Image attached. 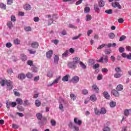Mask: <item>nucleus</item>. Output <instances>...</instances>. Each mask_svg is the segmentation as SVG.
I'll return each instance as SVG.
<instances>
[{
    "mask_svg": "<svg viewBox=\"0 0 131 131\" xmlns=\"http://www.w3.org/2000/svg\"><path fill=\"white\" fill-rule=\"evenodd\" d=\"M91 20H92V15L90 14H87L86 15V20L91 21Z\"/></svg>",
    "mask_w": 131,
    "mask_h": 131,
    "instance_id": "f704fd0d",
    "label": "nucleus"
},
{
    "mask_svg": "<svg viewBox=\"0 0 131 131\" xmlns=\"http://www.w3.org/2000/svg\"><path fill=\"white\" fill-rule=\"evenodd\" d=\"M116 90L117 91H118V92H120L122 91V90H123V85H122V84L118 85L116 88Z\"/></svg>",
    "mask_w": 131,
    "mask_h": 131,
    "instance_id": "a211bd4d",
    "label": "nucleus"
},
{
    "mask_svg": "<svg viewBox=\"0 0 131 131\" xmlns=\"http://www.w3.org/2000/svg\"><path fill=\"white\" fill-rule=\"evenodd\" d=\"M100 114H106V109L101 108L100 110Z\"/></svg>",
    "mask_w": 131,
    "mask_h": 131,
    "instance_id": "ea45409f",
    "label": "nucleus"
},
{
    "mask_svg": "<svg viewBox=\"0 0 131 131\" xmlns=\"http://www.w3.org/2000/svg\"><path fill=\"white\" fill-rule=\"evenodd\" d=\"M91 12V8L90 7H85L84 8V13L85 14H89Z\"/></svg>",
    "mask_w": 131,
    "mask_h": 131,
    "instance_id": "6ab92c4d",
    "label": "nucleus"
},
{
    "mask_svg": "<svg viewBox=\"0 0 131 131\" xmlns=\"http://www.w3.org/2000/svg\"><path fill=\"white\" fill-rule=\"evenodd\" d=\"M59 108L60 110H61V111H64V106H63V104H60L59 105Z\"/></svg>",
    "mask_w": 131,
    "mask_h": 131,
    "instance_id": "864d4df0",
    "label": "nucleus"
},
{
    "mask_svg": "<svg viewBox=\"0 0 131 131\" xmlns=\"http://www.w3.org/2000/svg\"><path fill=\"white\" fill-rule=\"evenodd\" d=\"M39 46V45L38 44V42H33L31 44V47L33 49H37V48H38Z\"/></svg>",
    "mask_w": 131,
    "mask_h": 131,
    "instance_id": "f8f14e48",
    "label": "nucleus"
},
{
    "mask_svg": "<svg viewBox=\"0 0 131 131\" xmlns=\"http://www.w3.org/2000/svg\"><path fill=\"white\" fill-rule=\"evenodd\" d=\"M126 50L128 51V52L131 51V47L130 46H126Z\"/></svg>",
    "mask_w": 131,
    "mask_h": 131,
    "instance_id": "338daca9",
    "label": "nucleus"
},
{
    "mask_svg": "<svg viewBox=\"0 0 131 131\" xmlns=\"http://www.w3.org/2000/svg\"><path fill=\"white\" fill-rule=\"evenodd\" d=\"M68 54H69L68 50L66 51V52L62 55V58H66V57L68 56Z\"/></svg>",
    "mask_w": 131,
    "mask_h": 131,
    "instance_id": "e433bc0d",
    "label": "nucleus"
},
{
    "mask_svg": "<svg viewBox=\"0 0 131 131\" xmlns=\"http://www.w3.org/2000/svg\"><path fill=\"white\" fill-rule=\"evenodd\" d=\"M82 93L83 95H84V96H85V95H88L89 94V91L86 89H83L82 91Z\"/></svg>",
    "mask_w": 131,
    "mask_h": 131,
    "instance_id": "58836bf2",
    "label": "nucleus"
},
{
    "mask_svg": "<svg viewBox=\"0 0 131 131\" xmlns=\"http://www.w3.org/2000/svg\"><path fill=\"white\" fill-rule=\"evenodd\" d=\"M103 131H111V128L108 126H105L103 128Z\"/></svg>",
    "mask_w": 131,
    "mask_h": 131,
    "instance_id": "c03bdc74",
    "label": "nucleus"
},
{
    "mask_svg": "<svg viewBox=\"0 0 131 131\" xmlns=\"http://www.w3.org/2000/svg\"><path fill=\"white\" fill-rule=\"evenodd\" d=\"M7 5H9V6L12 5L13 3V0H7Z\"/></svg>",
    "mask_w": 131,
    "mask_h": 131,
    "instance_id": "e2e57ef3",
    "label": "nucleus"
},
{
    "mask_svg": "<svg viewBox=\"0 0 131 131\" xmlns=\"http://www.w3.org/2000/svg\"><path fill=\"white\" fill-rule=\"evenodd\" d=\"M20 58L23 61H26V60H27V56L24 54H21Z\"/></svg>",
    "mask_w": 131,
    "mask_h": 131,
    "instance_id": "cd10ccee",
    "label": "nucleus"
},
{
    "mask_svg": "<svg viewBox=\"0 0 131 131\" xmlns=\"http://www.w3.org/2000/svg\"><path fill=\"white\" fill-rule=\"evenodd\" d=\"M23 104L24 106H28V105H30V103L28 100H25Z\"/></svg>",
    "mask_w": 131,
    "mask_h": 131,
    "instance_id": "2f4dec72",
    "label": "nucleus"
},
{
    "mask_svg": "<svg viewBox=\"0 0 131 131\" xmlns=\"http://www.w3.org/2000/svg\"><path fill=\"white\" fill-rule=\"evenodd\" d=\"M108 36H109L110 38H111V39H113V38H114V37H115V34L113 33H110L108 34Z\"/></svg>",
    "mask_w": 131,
    "mask_h": 131,
    "instance_id": "4c0bfd02",
    "label": "nucleus"
},
{
    "mask_svg": "<svg viewBox=\"0 0 131 131\" xmlns=\"http://www.w3.org/2000/svg\"><path fill=\"white\" fill-rule=\"evenodd\" d=\"M112 94L115 96V97H119V93L116 90H113L112 91Z\"/></svg>",
    "mask_w": 131,
    "mask_h": 131,
    "instance_id": "ddd939ff",
    "label": "nucleus"
},
{
    "mask_svg": "<svg viewBox=\"0 0 131 131\" xmlns=\"http://www.w3.org/2000/svg\"><path fill=\"white\" fill-rule=\"evenodd\" d=\"M74 122L78 125H81V123H82V121L81 120H79L77 118H74Z\"/></svg>",
    "mask_w": 131,
    "mask_h": 131,
    "instance_id": "0eeeda50",
    "label": "nucleus"
},
{
    "mask_svg": "<svg viewBox=\"0 0 131 131\" xmlns=\"http://www.w3.org/2000/svg\"><path fill=\"white\" fill-rule=\"evenodd\" d=\"M80 36H81V34H79V35L78 36L73 37L72 38V39H73V40H74L75 39H78V38H79V37H80Z\"/></svg>",
    "mask_w": 131,
    "mask_h": 131,
    "instance_id": "a18cd8bd",
    "label": "nucleus"
},
{
    "mask_svg": "<svg viewBox=\"0 0 131 131\" xmlns=\"http://www.w3.org/2000/svg\"><path fill=\"white\" fill-rule=\"evenodd\" d=\"M6 89L8 91H11L14 88V86L13 85V83L11 80H8L6 82Z\"/></svg>",
    "mask_w": 131,
    "mask_h": 131,
    "instance_id": "f03ea898",
    "label": "nucleus"
},
{
    "mask_svg": "<svg viewBox=\"0 0 131 131\" xmlns=\"http://www.w3.org/2000/svg\"><path fill=\"white\" fill-rule=\"evenodd\" d=\"M70 98L71 100H73V101H75V100H76V96L74 94H70Z\"/></svg>",
    "mask_w": 131,
    "mask_h": 131,
    "instance_id": "72a5a7b5",
    "label": "nucleus"
},
{
    "mask_svg": "<svg viewBox=\"0 0 131 131\" xmlns=\"http://www.w3.org/2000/svg\"><path fill=\"white\" fill-rule=\"evenodd\" d=\"M35 104L36 107H39L41 105V102L38 99H37L35 101Z\"/></svg>",
    "mask_w": 131,
    "mask_h": 131,
    "instance_id": "393cba45",
    "label": "nucleus"
},
{
    "mask_svg": "<svg viewBox=\"0 0 131 131\" xmlns=\"http://www.w3.org/2000/svg\"><path fill=\"white\" fill-rule=\"evenodd\" d=\"M60 79H61V76L58 77L56 79H55L53 81V82L51 84L47 85V86H53V85H54V84H55L56 83H58L59 82V80H60Z\"/></svg>",
    "mask_w": 131,
    "mask_h": 131,
    "instance_id": "39448f33",
    "label": "nucleus"
},
{
    "mask_svg": "<svg viewBox=\"0 0 131 131\" xmlns=\"http://www.w3.org/2000/svg\"><path fill=\"white\" fill-rule=\"evenodd\" d=\"M26 77H27V78H29L30 79H31V78H32V77H33V75L32 74V73H31L30 72H28L26 74Z\"/></svg>",
    "mask_w": 131,
    "mask_h": 131,
    "instance_id": "bb28decb",
    "label": "nucleus"
},
{
    "mask_svg": "<svg viewBox=\"0 0 131 131\" xmlns=\"http://www.w3.org/2000/svg\"><path fill=\"white\" fill-rule=\"evenodd\" d=\"M110 106L112 108H114V107H115V106H116V102H115L114 101H111L110 103Z\"/></svg>",
    "mask_w": 131,
    "mask_h": 131,
    "instance_id": "c85d7f7f",
    "label": "nucleus"
},
{
    "mask_svg": "<svg viewBox=\"0 0 131 131\" xmlns=\"http://www.w3.org/2000/svg\"><path fill=\"white\" fill-rule=\"evenodd\" d=\"M99 67H100V64L99 63H96L93 66V68L94 70H96V69L99 68Z\"/></svg>",
    "mask_w": 131,
    "mask_h": 131,
    "instance_id": "37998d69",
    "label": "nucleus"
},
{
    "mask_svg": "<svg viewBox=\"0 0 131 131\" xmlns=\"http://www.w3.org/2000/svg\"><path fill=\"white\" fill-rule=\"evenodd\" d=\"M6 107L9 109L11 107V102L7 101Z\"/></svg>",
    "mask_w": 131,
    "mask_h": 131,
    "instance_id": "4d7b16f0",
    "label": "nucleus"
},
{
    "mask_svg": "<svg viewBox=\"0 0 131 131\" xmlns=\"http://www.w3.org/2000/svg\"><path fill=\"white\" fill-rule=\"evenodd\" d=\"M14 43L15 45H20V41L18 39H15L14 40Z\"/></svg>",
    "mask_w": 131,
    "mask_h": 131,
    "instance_id": "3c124183",
    "label": "nucleus"
},
{
    "mask_svg": "<svg viewBox=\"0 0 131 131\" xmlns=\"http://www.w3.org/2000/svg\"><path fill=\"white\" fill-rule=\"evenodd\" d=\"M53 56V50H50L46 53V57L47 59H51Z\"/></svg>",
    "mask_w": 131,
    "mask_h": 131,
    "instance_id": "6e6552de",
    "label": "nucleus"
},
{
    "mask_svg": "<svg viewBox=\"0 0 131 131\" xmlns=\"http://www.w3.org/2000/svg\"><path fill=\"white\" fill-rule=\"evenodd\" d=\"M80 59L78 57H75L73 59V61H71L68 63V67L70 68V69H75L77 66L76 64L79 62Z\"/></svg>",
    "mask_w": 131,
    "mask_h": 131,
    "instance_id": "f257e3e1",
    "label": "nucleus"
},
{
    "mask_svg": "<svg viewBox=\"0 0 131 131\" xmlns=\"http://www.w3.org/2000/svg\"><path fill=\"white\" fill-rule=\"evenodd\" d=\"M16 103L17 105H23V100L20 98H18L16 99Z\"/></svg>",
    "mask_w": 131,
    "mask_h": 131,
    "instance_id": "9b49d317",
    "label": "nucleus"
},
{
    "mask_svg": "<svg viewBox=\"0 0 131 131\" xmlns=\"http://www.w3.org/2000/svg\"><path fill=\"white\" fill-rule=\"evenodd\" d=\"M36 116L38 120H41V119H43V120H45V121H47V118L45 117L42 118V114L40 113L36 114Z\"/></svg>",
    "mask_w": 131,
    "mask_h": 131,
    "instance_id": "20e7f679",
    "label": "nucleus"
},
{
    "mask_svg": "<svg viewBox=\"0 0 131 131\" xmlns=\"http://www.w3.org/2000/svg\"><path fill=\"white\" fill-rule=\"evenodd\" d=\"M11 19L12 22H15L16 21V17L14 16H11Z\"/></svg>",
    "mask_w": 131,
    "mask_h": 131,
    "instance_id": "0e129e2a",
    "label": "nucleus"
},
{
    "mask_svg": "<svg viewBox=\"0 0 131 131\" xmlns=\"http://www.w3.org/2000/svg\"><path fill=\"white\" fill-rule=\"evenodd\" d=\"M90 100L92 101V102H96V101H97V96L95 95H92L90 96Z\"/></svg>",
    "mask_w": 131,
    "mask_h": 131,
    "instance_id": "dca6fc26",
    "label": "nucleus"
},
{
    "mask_svg": "<svg viewBox=\"0 0 131 131\" xmlns=\"http://www.w3.org/2000/svg\"><path fill=\"white\" fill-rule=\"evenodd\" d=\"M27 64L29 66H33V61L32 60H28Z\"/></svg>",
    "mask_w": 131,
    "mask_h": 131,
    "instance_id": "49530a36",
    "label": "nucleus"
},
{
    "mask_svg": "<svg viewBox=\"0 0 131 131\" xmlns=\"http://www.w3.org/2000/svg\"><path fill=\"white\" fill-rule=\"evenodd\" d=\"M24 8L25 10H26V11H30V10H31V6L29 4H26L24 5Z\"/></svg>",
    "mask_w": 131,
    "mask_h": 131,
    "instance_id": "2eb2a0df",
    "label": "nucleus"
},
{
    "mask_svg": "<svg viewBox=\"0 0 131 131\" xmlns=\"http://www.w3.org/2000/svg\"><path fill=\"white\" fill-rule=\"evenodd\" d=\"M121 76H122V74L120 73H116L114 75L115 78H120Z\"/></svg>",
    "mask_w": 131,
    "mask_h": 131,
    "instance_id": "7c9ffc66",
    "label": "nucleus"
},
{
    "mask_svg": "<svg viewBox=\"0 0 131 131\" xmlns=\"http://www.w3.org/2000/svg\"><path fill=\"white\" fill-rule=\"evenodd\" d=\"M129 111L131 112V109H129V110L125 109L124 111V115L126 117H128V115H129Z\"/></svg>",
    "mask_w": 131,
    "mask_h": 131,
    "instance_id": "f3484780",
    "label": "nucleus"
},
{
    "mask_svg": "<svg viewBox=\"0 0 131 131\" xmlns=\"http://www.w3.org/2000/svg\"><path fill=\"white\" fill-rule=\"evenodd\" d=\"M34 22H38L39 21V18L37 16L34 18Z\"/></svg>",
    "mask_w": 131,
    "mask_h": 131,
    "instance_id": "69168bd1",
    "label": "nucleus"
},
{
    "mask_svg": "<svg viewBox=\"0 0 131 131\" xmlns=\"http://www.w3.org/2000/svg\"><path fill=\"white\" fill-rule=\"evenodd\" d=\"M7 81H8V80H2L1 82V84L2 86H4V85H5V84H7Z\"/></svg>",
    "mask_w": 131,
    "mask_h": 131,
    "instance_id": "473e14b6",
    "label": "nucleus"
},
{
    "mask_svg": "<svg viewBox=\"0 0 131 131\" xmlns=\"http://www.w3.org/2000/svg\"><path fill=\"white\" fill-rule=\"evenodd\" d=\"M39 80V76H36L34 78V81L37 82Z\"/></svg>",
    "mask_w": 131,
    "mask_h": 131,
    "instance_id": "13d9d810",
    "label": "nucleus"
},
{
    "mask_svg": "<svg viewBox=\"0 0 131 131\" xmlns=\"http://www.w3.org/2000/svg\"><path fill=\"white\" fill-rule=\"evenodd\" d=\"M105 46H106V45L102 44L98 47L97 50H101V49H103L104 48V47H105Z\"/></svg>",
    "mask_w": 131,
    "mask_h": 131,
    "instance_id": "052dcab7",
    "label": "nucleus"
},
{
    "mask_svg": "<svg viewBox=\"0 0 131 131\" xmlns=\"http://www.w3.org/2000/svg\"><path fill=\"white\" fill-rule=\"evenodd\" d=\"M0 8L1 9H2V10H7V5L3 3H0Z\"/></svg>",
    "mask_w": 131,
    "mask_h": 131,
    "instance_id": "4be33fe9",
    "label": "nucleus"
},
{
    "mask_svg": "<svg viewBox=\"0 0 131 131\" xmlns=\"http://www.w3.org/2000/svg\"><path fill=\"white\" fill-rule=\"evenodd\" d=\"M54 63L55 64H58L59 63V56L55 55L54 57Z\"/></svg>",
    "mask_w": 131,
    "mask_h": 131,
    "instance_id": "a878e982",
    "label": "nucleus"
},
{
    "mask_svg": "<svg viewBox=\"0 0 131 131\" xmlns=\"http://www.w3.org/2000/svg\"><path fill=\"white\" fill-rule=\"evenodd\" d=\"M126 38V36L125 35H122L119 39V41H122V40H124Z\"/></svg>",
    "mask_w": 131,
    "mask_h": 131,
    "instance_id": "79ce46f5",
    "label": "nucleus"
},
{
    "mask_svg": "<svg viewBox=\"0 0 131 131\" xmlns=\"http://www.w3.org/2000/svg\"><path fill=\"white\" fill-rule=\"evenodd\" d=\"M112 7H113V8H117V9H119L120 10L122 9L121 5H120L119 3H118L117 2H115L112 3Z\"/></svg>",
    "mask_w": 131,
    "mask_h": 131,
    "instance_id": "7ed1b4c3",
    "label": "nucleus"
},
{
    "mask_svg": "<svg viewBox=\"0 0 131 131\" xmlns=\"http://www.w3.org/2000/svg\"><path fill=\"white\" fill-rule=\"evenodd\" d=\"M105 13H106V14H108L109 15H110L112 14V9L106 10L105 11Z\"/></svg>",
    "mask_w": 131,
    "mask_h": 131,
    "instance_id": "603ef678",
    "label": "nucleus"
},
{
    "mask_svg": "<svg viewBox=\"0 0 131 131\" xmlns=\"http://www.w3.org/2000/svg\"><path fill=\"white\" fill-rule=\"evenodd\" d=\"M98 5L100 8H102L105 6V2L103 0H100V2L98 3Z\"/></svg>",
    "mask_w": 131,
    "mask_h": 131,
    "instance_id": "b1692460",
    "label": "nucleus"
},
{
    "mask_svg": "<svg viewBox=\"0 0 131 131\" xmlns=\"http://www.w3.org/2000/svg\"><path fill=\"white\" fill-rule=\"evenodd\" d=\"M69 77H70V75H66V76H63L62 79V81H64V82L68 81Z\"/></svg>",
    "mask_w": 131,
    "mask_h": 131,
    "instance_id": "4468645a",
    "label": "nucleus"
},
{
    "mask_svg": "<svg viewBox=\"0 0 131 131\" xmlns=\"http://www.w3.org/2000/svg\"><path fill=\"white\" fill-rule=\"evenodd\" d=\"M92 89L93 91H95V93H99L100 90L99 88L97 86V84H94L92 85Z\"/></svg>",
    "mask_w": 131,
    "mask_h": 131,
    "instance_id": "9d476101",
    "label": "nucleus"
},
{
    "mask_svg": "<svg viewBox=\"0 0 131 131\" xmlns=\"http://www.w3.org/2000/svg\"><path fill=\"white\" fill-rule=\"evenodd\" d=\"M94 112L96 115H100L101 114L100 111L97 110L96 108H94Z\"/></svg>",
    "mask_w": 131,
    "mask_h": 131,
    "instance_id": "c9c22d12",
    "label": "nucleus"
},
{
    "mask_svg": "<svg viewBox=\"0 0 131 131\" xmlns=\"http://www.w3.org/2000/svg\"><path fill=\"white\" fill-rule=\"evenodd\" d=\"M92 33H93V30H88V31L87 32L88 36H90V35H91V34H92Z\"/></svg>",
    "mask_w": 131,
    "mask_h": 131,
    "instance_id": "680f3d73",
    "label": "nucleus"
},
{
    "mask_svg": "<svg viewBox=\"0 0 131 131\" xmlns=\"http://www.w3.org/2000/svg\"><path fill=\"white\" fill-rule=\"evenodd\" d=\"M79 64L82 69H85L86 68V66H85V64H84V63H83V62L82 61L79 62Z\"/></svg>",
    "mask_w": 131,
    "mask_h": 131,
    "instance_id": "c756f323",
    "label": "nucleus"
},
{
    "mask_svg": "<svg viewBox=\"0 0 131 131\" xmlns=\"http://www.w3.org/2000/svg\"><path fill=\"white\" fill-rule=\"evenodd\" d=\"M102 72H104V73H106V72H108L109 70H108V69L106 68H103L101 69Z\"/></svg>",
    "mask_w": 131,
    "mask_h": 131,
    "instance_id": "bf43d9fd",
    "label": "nucleus"
},
{
    "mask_svg": "<svg viewBox=\"0 0 131 131\" xmlns=\"http://www.w3.org/2000/svg\"><path fill=\"white\" fill-rule=\"evenodd\" d=\"M17 108L18 110H19V111H20V112H23L25 110L24 108L20 105L17 106Z\"/></svg>",
    "mask_w": 131,
    "mask_h": 131,
    "instance_id": "a19ab883",
    "label": "nucleus"
},
{
    "mask_svg": "<svg viewBox=\"0 0 131 131\" xmlns=\"http://www.w3.org/2000/svg\"><path fill=\"white\" fill-rule=\"evenodd\" d=\"M127 59H128V60H131V53H129V55H127Z\"/></svg>",
    "mask_w": 131,
    "mask_h": 131,
    "instance_id": "774afa93",
    "label": "nucleus"
},
{
    "mask_svg": "<svg viewBox=\"0 0 131 131\" xmlns=\"http://www.w3.org/2000/svg\"><path fill=\"white\" fill-rule=\"evenodd\" d=\"M47 77H49V78H52V77L54 76V74H53V72L49 71L47 74Z\"/></svg>",
    "mask_w": 131,
    "mask_h": 131,
    "instance_id": "aec40b11",
    "label": "nucleus"
},
{
    "mask_svg": "<svg viewBox=\"0 0 131 131\" xmlns=\"http://www.w3.org/2000/svg\"><path fill=\"white\" fill-rule=\"evenodd\" d=\"M103 96L105 99H107V100H109L110 98V95H109V93H108L107 92H103Z\"/></svg>",
    "mask_w": 131,
    "mask_h": 131,
    "instance_id": "412c9836",
    "label": "nucleus"
},
{
    "mask_svg": "<svg viewBox=\"0 0 131 131\" xmlns=\"http://www.w3.org/2000/svg\"><path fill=\"white\" fill-rule=\"evenodd\" d=\"M7 26H8L9 28H12V27H13V23H11V21H9L7 23Z\"/></svg>",
    "mask_w": 131,
    "mask_h": 131,
    "instance_id": "de8ad7c7",
    "label": "nucleus"
},
{
    "mask_svg": "<svg viewBox=\"0 0 131 131\" xmlns=\"http://www.w3.org/2000/svg\"><path fill=\"white\" fill-rule=\"evenodd\" d=\"M119 53H123V52H124V48L123 47H120L119 48Z\"/></svg>",
    "mask_w": 131,
    "mask_h": 131,
    "instance_id": "5fc2aeb1",
    "label": "nucleus"
},
{
    "mask_svg": "<svg viewBox=\"0 0 131 131\" xmlns=\"http://www.w3.org/2000/svg\"><path fill=\"white\" fill-rule=\"evenodd\" d=\"M115 71H116V72H117V73H118L119 72H121V69H120V68L117 67L115 69Z\"/></svg>",
    "mask_w": 131,
    "mask_h": 131,
    "instance_id": "8fccbe9b",
    "label": "nucleus"
},
{
    "mask_svg": "<svg viewBox=\"0 0 131 131\" xmlns=\"http://www.w3.org/2000/svg\"><path fill=\"white\" fill-rule=\"evenodd\" d=\"M25 30H26V31H31V27H26L25 28Z\"/></svg>",
    "mask_w": 131,
    "mask_h": 131,
    "instance_id": "6e6d98bb",
    "label": "nucleus"
},
{
    "mask_svg": "<svg viewBox=\"0 0 131 131\" xmlns=\"http://www.w3.org/2000/svg\"><path fill=\"white\" fill-rule=\"evenodd\" d=\"M17 78L20 80H23V79H25V78H26V75H25L24 73H21L18 74Z\"/></svg>",
    "mask_w": 131,
    "mask_h": 131,
    "instance_id": "1a4fd4ad",
    "label": "nucleus"
},
{
    "mask_svg": "<svg viewBox=\"0 0 131 131\" xmlns=\"http://www.w3.org/2000/svg\"><path fill=\"white\" fill-rule=\"evenodd\" d=\"M51 125H52V126H55V125H56V121H55V120H51Z\"/></svg>",
    "mask_w": 131,
    "mask_h": 131,
    "instance_id": "09e8293b",
    "label": "nucleus"
},
{
    "mask_svg": "<svg viewBox=\"0 0 131 131\" xmlns=\"http://www.w3.org/2000/svg\"><path fill=\"white\" fill-rule=\"evenodd\" d=\"M71 81L72 82H73V83H77V82L79 81V77L77 76L73 77Z\"/></svg>",
    "mask_w": 131,
    "mask_h": 131,
    "instance_id": "423d86ee",
    "label": "nucleus"
},
{
    "mask_svg": "<svg viewBox=\"0 0 131 131\" xmlns=\"http://www.w3.org/2000/svg\"><path fill=\"white\" fill-rule=\"evenodd\" d=\"M94 9L95 12H100V8H99V6H98L97 4L94 5Z\"/></svg>",
    "mask_w": 131,
    "mask_h": 131,
    "instance_id": "5701e85b",
    "label": "nucleus"
}]
</instances>
